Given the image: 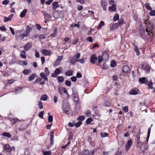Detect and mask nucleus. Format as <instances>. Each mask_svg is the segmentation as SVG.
<instances>
[{"mask_svg": "<svg viewBox=\"0 0 155 155\" xmlns=\"http://www.w3.org/2000/svg\"><path fill=\"white\" fill-rule=\"evenodd\" d=\"M101 135L102 137H107V133L101 132Z\"/></svg>", "mask_w": 155, "mask_h": 155, "instance_id": "338daca9", "label": "nucleus"}, {"mask_svg": "<svg viewBox=\"0 0 155 155\" xmlns=\"http://www.w3.org/2000/svg\"><path fill=\"white\" fill-rule=\"evenodd\" d=\"M32 44L30 43H28L23 46V48L25 50H29L31 47Z\"/></svg>", "mask_w": 155, "mask_h": 155, "instance_id": "1a4fd4ad", "label": "nucleus"}, {"mask_svg": "<svg viewBox=\"0 0 155 155\" xmlns=\"http://www.w3.org/2000/svg\"><path fill=\"white\" fill-rule=\"evenodd\" d=\"M48 96L46 94H44L42 95L40 98V100L45 101L47 99Z\"/></svg>", "mask_w": 155, "mask_h": 155, "instance_id": "7c9ffc66", "label": "nucleus"}, {"mask_svg": "<svg viewBox=\"0 0 155 155\" xmlns=\"http://www.w3.org/2000/svg\"><path fill=\"white\" fill-rule=\"evenodd\" d=\"M138 91H139V90L132 89L129 92V94L130 95H136L137 94Z\"/></svg>", "mask_w": 155, "mask_h": 155, "instance_id": "f3484780", "label": "nucleus"}, {"mask_svg": "<svg viewBox=\"0 0 155 155\" xmlns=\"http://www.w3.org/2000/svg\"><path fill=\"white\" fill-rule=\"evenodd\" d=\"M98 62L99 63H101L103 60V57L100 55L98 56Z\"/></svg>", "mask_w": 155, "mask_h": 155, "instance_id": "864d4df0", "label": "nucleus"}, {"mask_svg": "<svg viewBox=\"0 0 155 155\" xmlns=\"http://www.w3.org/2000/svg\"><path fill=\"white\" fill-rule=\"evenodd\" d=\"M42 53L44 55L47 56L49 55L51 53V51L46 49H43Z\"/></svg>", "mask_w": 155, "mask_h": 155, "instance_id": "f8f14e48", "label": "nucleus"}, {"mask_svg": "<svg viewBox=\"0 0 155 155\" xmlns=\"http://www.w3.org/2000/svg\"><path fill=\"white\" fill-rule=\"evenodd\" d=\"M117 65V64L116 63V62L114 60H113L111 61L110 62V66L111 67H115Z\"/></svg>", "mask_w": 155, "mask_h": 155, "instance_id": "72a5a7b5", "label": "nucleus"}, {"mask_svg": "<svg viewBox=\"0 0 155 155\" xmlns=\"http://www.w3.org/2000/svg\"><path fill=\"white\" fill-rule=\"evenodd\" d=\"M86 40L91 42H93V39L91 37H88L86 38Z\"/></svg>", "mask_w": 155, "mask_h": 155, "instance_id": "e2e57ef3", "label": "nucleus"}, {"mask_svg": "<svg viewBox=\"0 0 155 155\" xmlns=\"http://www.w3.org/2000/svg\"><path fill=\"white\" fill-rule=\"evenodd\" d=\"M143 22H145V27L146 31L147 33V35L150 39H152L153 36V34L152 31L154 28L153 23L148 21V19L147 20H145Z\"/></svg>", "mask_w": 155, "mask_h": 155, "instance_id": "f257e3e1", "label": "nucleus"}, {"mask_svg": "<svg viewBox=\"0 0 155 155\" xmlns=\"http://www.w3.org/2000/svg\"><path fill=\"white\" fill-rule=\"evenodd\" d=\"M82 124V122L81 121H79L77 122L75 125L76 127H79Z\"/></svg>", "mask_w": 155, "mask_h": 155, "instance_id": "a18cd8bd", "label": "nucleus"}, {"mask_svg": "<svg viewBox=\"0 0 155 155\" xmlns=\"http://www.w3.org/2000/svg\"><path fill=\"white\" fill-rule=\"evenodd\" d=\"M117 23L118 27L121 26L124 23V20L123 18H120L118 20V22Z\"/></svg>", "mask_w": 155, "mask_h": 155, "instance_id": "b1692460", "label": "nucleus"}, {"mask_svg": "<svg viewBox=\"0 0 155 155\" xmlns=\"http://www.w3.org/2000/svg\"><path fill=\"white\" fill-rule=\"evenodd\" d=\"M38 37L40 39H45L46 38V36L44 35L41 34L39 35Z\"/></svg>", "mask_w": 155, "mask_h": 155, "instance_id": "5fc2aeb1", "label": "nucleus"}, {"mask_svg": "<svg viewBox=\"0 0 155 155\" xmlns=\"http://www.w3.org/2000/svg\"><path fill=\"white\" fill-rule=\"evenodd\" d=\"M58 2H54L52 3V9L53 10H55L57 8L59 7V5L58 4Z\"/></svg>", "mask_w": 155, "mask_h": 155, "instance_id": "9b49d317", "label": "nucleus"}, {"mask_svg": "<svg viewBox=\"0 0 155 155\" xmlns=\"http://www.w3.org/2000/svg\"><path fill=\"white\" fill-rule=\"evenodd\" d=\"M13 16V14H11L8 17H7L6 16H5L4 19V21L5 22H6L7 21H9L11 20Z\"/></svg>", "mask_w": 155, "mask_h": 155, "instance_id": "ddd939ff", "label": "nucleus"}, {"mask_svg": "<svg viewBox=\"0 0 155 155\" xmlns=\"http://www.w3.org/2000/svg\"><path fill=\"white\" fill-rule=\"evenodd\" d=\"M42 152L43 153V155H51V153L50 151L44 152L42 151Z\"/></svg>", "mask_w": 155, "mask_h": 155, "instance_id": "603ef678", "label": "nucleus"}, {"mask_svg": "<svg viewBox=\"0 0 155 155\" xmlns=\"http://www.w3.org/2000/svg\"><path fill=\"white\" fill-rule=\"evenodd\" d=\"M149 12V14L150 16H153L155 15V10H150Z\"/></svg>", "mask_w": 155, "mask_h": 155, "instance_id": "de8ad7c7", "label": "nucleus"}, {"mask_svg": "<svg viewBox=\"0 0 155 155\" xmlns=\"http://www.w3.org/2000/svg\"><path fill=\"white\" fill-rule=\"evenodd\" d=\"M71 81L74 82H76L77 80V78L75 76H73L71 78Z\"/></svg>", "mask_w": 155, "mask_h": 155, "instance_id": "bf43d9fd", "label": "nucleus"}, {"mask_svg": "<svg viewBox=\"0 0 155 155\" xmlns=\"http://www.w3.org/2000/svg\"><path fill=\"white\" fill-rule=\"evenodd\" d=\"M80 22H78V24H73L72 25H71L70 26V27L71 28H72L74 27H77L78 28H79L80 25L79 24H78Z\"/></svg>", "mask_w": 155, "mask_h": 155, "instance_id": "58836bf2", "label": "nucleus"}, {"mask_svg": "<svg viewBox=\"0 0 155 155\" xmlns=\"http://www.w3.org/2000/svg\"><path fill=\"white\" fill-rule=\"evenodd\" d=\"M40 76L41 78H43L45 81H47L48 80V78L47 77V75L45 74L44 72H41L40 74Z\"/></svg>", "mask_w": 155, "mask_h": 155, "instance_id": "2eb2a0df", "label": "nucleus"}, {"mask_svg": "<svg viewBox=\"0 0 155 155\" xmlns=\"http://www.w3.org/2000/svg\"><path fill=\"white\" fill-rule=\"evenodd\" d=\"M25 53V50H23L20 54V56L22 58H25L26 57Z\"/></svg>", "mask_w": 155, "mask_h": 155, "instance_id": "a878e982", "label": "nucleus"}, {"mask_svg": "<svg viewBox=\"0 0 155 155\" xmlns=\"http://www.w3.org/2000/svg\"><path fill=\"white\" fill-rule=\"evenodd\" d=\"M77 2H79L82 4H84L85 3V0H76Z\"/></svg>", "mask_w": 155, "mask_h": 155, "instance_id": "680f3d73", "label": "nucleus"}, {"mask_svg": "<svg viewBox=\"0 0 155 155\" xmlns=\"http://www.w3.org/2000/svg\"><path fill=\"white\" fill-rule=\"evenodd\" d=\"M132 144V140L131 139H130L128 141L126 144V150L127 151L129 150Z\"/></svg>", "mask_w": 155, "mask_h": 155, "instance_id": "423d86ee", "label": "nucleus"}, {"mask_svg": "<svg viewBox=\"0 0 155 155\" xmlns=\"http://www.w3.org/2000/svg\"><path fill=\"white\" fill-rule=\"evenodd\" d=\"M119 19V16L117 14H116L114 15L113 20L114 21H116Z\"/></svg>", "mask_w": 155, "mask_h": 155, "instance_id": "f704fd0d", "label": "nucleus"}, {"mask_svg": "<svg viewBox=\"0 0 155 155\" xmlns=\"http://www.w3.org/2000/svg\"><path fill=\"white\" fill-rule=\"evenodd\" d=\"M48 114L49 115L48 118V121L49 122H51L53 121V117L52 115H49L50 113H48Z\"/></svg>", "mask_w": 155, "mask_h": 155, "instance_id": "c9c22d12", "label": "nucleus"}, {"mask_svg": "<svg viewBox=\"0 0 155 155\" xmlns=\"http://www.w3.org/2000/svg\"><path fill=\"white\" fill-rule=\"evenodd\" d=\"M27 10L26 9L24 10L20 13V16L21 18L24 17L27 12Z\"/></svg>", "mask_w": 155, "mask_h": 155, "instance_id": "4be33fe9", "label": "nucleus"}, {"mask_svg": "<svg viewBox=\"0 0 155 155\" xmlns=\"http://www.w3.org/2000/svg\"><path fill=\"white\" fill-rule=\"evenodd\" d=\"M57 79L59 83H62L64 81V79L63 76H58V77Z\"/></svg>", "mask_w": 155, "mask_h": 155, "instance_id": "bb28decb", "label": "nucleus"}, {"mask_svg": "<svg viewBox=\"0 0 155 155\" xmlns=\"http://www.w3.org/2000/svg\"><path fill=\"white\" fill-rule=\"evenodd\" d=\"M93 121L91 117L88 118L86 120V124H90Z\"/></svg>", "mask_w": 155, "mask_h": 155, "instance_id": "e433bc0d", "label": "nucleus"}, {"mask_svg": "<svg viewBox=\"0 0 155 155\" xmlns=\"http://www.w3.org/2000/svg\"><path fill=\"white\" fill-rule=\"evenodd\" d=\"M85 58H82V59L78 60V61H79L81 63H83L85 61Z\"/></svg>", "mask_w": 155, "mask_h": 155, "instance_id": "0e129e2a", "label": "nucleus"}, {"mask_svg": "<svg viewBox=\"0 0 155 155\" xmlns=\"http://www.w3.org/2000/svg\"><path fill=\"white\" fill-rule=\"evenodd\" d=\"M73 71L71 70H70L65 73V75L68 76H71L73 75Z\"/></svg>", "mask_w": 155, "mask_h": 155, "instance_id": "c756f323", "label": "nucleus"}, {"mask_svg": "<svg viewBox=\"0 0 155 155\" xmlns=\"http://www.w3.org/2000/svg\"><path fill=\"white\" fill-rule=\"evenodd\" d=\"M137 143L138 145H136V146L138 147L139 145H140L141 146L143 145V143L141 142L140 140H137Z\"/></svg>", "mask_w": 155, "mask_h": 155, "instance_id": "79ce46f5", "label": "nucleus"}, {"mask_svg": "<svg viewBox=\"0 0 155 155\" xmlns=\"http://www.w3.org/2000/svg\"><path fill=\"white\" fill-rule=\"evenodd\" d=\"M54 72V73H55V74H56L57 75H58L60 73L61 71L59 69L57 68L56 69Z\"/></svg>", "mask_w": 155, "mask_h": 155, "instance_id": "13d9d810", "label": "nucleus"}, {"mask_svg": "<svg viewBox=\"0 0 155 155\" xmlns=\"http://www.w3.org/2000/svg\"><path fill=\"white\" fill-rule=\"evenodd\" d=\"M38 105L40 109H42L43 108V105L42 104V103L41 101H39L38 103Z\"/></svg>", "mask_w": 155, "mask_h": 155, "instance_id": "8fccbe9b", "label": "nucleus"}, {"mask_svg": "<svg viewBox=\"0 0 155 155\" xmlns=\"http://www.w3.org/2000/svg\"><path fill=\"white\" fill-rule=\"evenodd\" d=\"M60 63V62L57 59L54 63V66H56L58 65Z\"/></svg>", "mask_w": 155, "mask_h": 155, "instance_id": "052dcab7", "label": "nucleus"}, {"mask_svg": "<svg viewBox=\"0 0 155 155\" xmlns=\"http://www.w3.org/2000/svg\"><path fill=\"white\" fill-rule=\"evenodd\" d=\"M153 84L152 81H150L148 83V86L150 89L153 90V92L155 91V87L154 88L152 86Z\"/></svg>", "mask_w": 155, "mask_h": 155, "instance_id": "aec40b11", "label": "nucleus"}, {"mask_svg": "<svg viewBox=\"0 0 155 155\" xmlns=\"http://www.w3.org/2000/svg\"><path fill=\"white\" fill-rule=\"evenodd\" d=\"M152 126V124H151V126L148 129V132H147V142L148 141V140L150 136V133L151 131V127Z\"/></svg>", "mask_w": 155, "mask_h": 155, "instance_id": "5701e85b", "label": "nucleus"}, {"mask_svg": "<svg viewBox=\"0 0 155 155\" xmlns=\"http://www.w3.org/2000/svg\"><path fill=\"white\" fill-rule=\"evenodd\" d=\"M104 24V22L103 21H101L100 24L98 25V26L97 27V29H99L101 28L102 26Z\"/></svg>", "mask_w": 155, "mask_h": 155, "instance_id": "ea45409f", "label": "nucleus"}, {"mask_svg": "<svg viewBox=\"0 0 155 155\" xmlns=\"http://www.w3.org/2000/svg\"><path fill=\"white\" fill-rule=\"evenodd\" d=\"M18 119L16 118H12L11 119V121L12 122V124H14L17 121Z\"/></svg>", "mask_w": 155, "mask_h": 155, "instance_id": "c03bdc74", "label": "nucleus"}, {"mask_svg": "<svg viewBox=\"0 0 155 155\" xmlns=\"http://www.w3.org/2000/svg\"><path fill=\"white\" fill-rule=\"evenodd\" d=\"M31 72V70L29 69H25L23 70L22 73L25 75L28 74Z\"/></svg>", "mask_w": 155, "mask_h": 155, "instance_id": "c85d7f7f", "label": "nucleus"}, {"mask_svg": "<svg viewBox=\"0 0 155 155\" xmlns=\"http://www.w3.org/2000/svg\"><path fill=\"white\" fill-rule=\"evenodd\" d=\"M130 68L127 65H125L122 68V72L123 73H126L128 72Z\"/></svg>", "mask_w": 155, "mask_h": 155, "instance_id": "4468645a", "label": "nucleus"}, {"mask_svg": "<svg viewBox=\"0 0 155 155\" xmlns=\"http://www.w3.org/2000/svg\"><path fill=\"white\" fill-rule=\"evenodd\" d=\"M44 111H41L39 114L38 116L42 118H43V115L44 114Z\"/></svg>", "mask_w": 155, "mask_h": 155, "instance_id": "4d7b16f0", "label": "nucleus"}, {"mask_svg": "<svg viewBox=\"0 0 155 155\" xmlns=\"http://www.w3.org/2000/svg\"><path fill=\"white\" fill-rule=\"evenodd\" d=\"M145 7L146 8L149 10H152V8L150 6L149 3H146L145 4Z\"/></svg>", "mask_w": 155, "mask_h": 155, "instance_id": "473e14b6", "label": "nucleus"}, {"mask_svg": "<svg viewBox=\"0 0 155 155\" xmlns=\"http://www.w3.org/2000/svg\"><path fill=\"white\" fill-rule=\"evenodd\" d=\"M2 135L5 137H7L8 138H10L11 136V135L9 134V133L6 132L4 133Z\"/></svg>", "mask_w": 155, "mask_h": 155, "instance_id": "4c0bfd02", "label": "nucleus"}, {"mask_svg": "<svg viewBox=\"0 0 155 155\" xmlns=\"http://www.w3.org/2000/svg\"><path fill=\"white\" fill-rule=\"evenodd\" d=\"M97 58L94 54L92 55L90 57V61L92 63L95 64V61H97Z\"/></svg>", "mask_w": 155, "mask_h": 155, "instance_id": "0eeeda50", "label": "nucleus"}, {"mask_svg": "<svg viewBox=\"0 0 155 155\" xmlns=\"http://www.w3.org/2000/svg\"><path fill=\"white\" fill-rule=\"evenodd\" d=\"M80 56V54L79 53H77L76 55H74V57H75L76 58L78 59L79 58Z\"/></svg>", "mask_w": 155, "mask_h": 155, "instance_id": "774afa93", "label": "nucleus"}, {"mask_svg": "<svg viewBox=\"0 0 155 155\" xmlns=\"http://www.w3.org/2000/svg\"><path fill=\"white\" fill-rule=\"evenodd\" d=\"M122 109L125 112H127L128 111V108L127 106H125L124 107H122Z\"/></svg>", "mask_w": 155, "mask_h": 155, "instance_id": "6e6d98bb", "label": "nucleus"}, {"mask_svg": "<svg viewBox=\"0 0 155 155\" xmlns=\"http://www.w3.org/2000/svg\"><path fill=\"white\" fill-rule=\"evenodd\" d=\"M26 33H29V32L31 31L32 28L30 27L28 25H27V26H26Z\"/></svg>", "mask_w": 155, "mask_h": 155, "instance_id": "cd10ccee", "label": "nucleus"}, {"mask_svg": "<svg viewBox=\"0 0 155 155\" xmlns=\"http://www.w3.org/2000/svg\"><path fill=\"white\" fill-rule=\"evenodd\" d=\"M134 50L135 52L136 53L137 55H139V52L138 51V49L137 47V45H134Z\"/></svg>", "mask_w": 155, "mask_h": 155, "instance_id": "a19ab883", "label": "nucleus"}, {"mask_svg": "<svg viewBox=\"0 0 155 155\" xmlns=\"http://www.w3.org/2000/svg\"><path fill=\"white\" fill-rule=\"evenodd\" d=\"M73 134L71 132L70 133L69 137L68 138V140H73Z\"/></svg>", "mask_w": 155, "mask_h": 155, "instance_id": "3c124183", "label": "nucleus"}, {"mask_svg": "<svg viewBox=\"0 0 155 155\" xmlns=\"http://www.w3.org/2000/svg\"><path fill=\"white\" fill-rule=\"evenodd\" d=\"M65 84L68 87H70L71 85V82L70 81L66 80L65 82Z\"/></svg>", "mask_w": 155, "mask_h": 155, "instance_id": "49530a36", "label": "nucleus"}, {"mask_svg": "<svg viewBox=\"0 0 155 155\" xmlns=\"http://www.w3.org/2000/svg\"><path fill=\"white\" fill-rule=\"evenodd\" d=\"M76 78H81L82 77V74L81 73H79V72H78L76 74Z\"/></svg>", "mask_w": 155, "mask_h": 155, "instance_id": "69168bd1", "label": "nucleus"}, {"mask_svg": "<svg viewBox=\"0 0 155 155\" xmlns=\"http://www.w3.org/2000/svg\"><path fill=\"white\" fill-rule=\"evenodd\" d=\"M116 10V5H113L112 6H109L108 7V10L110 12H115Z\"/></svg>", "mask_w": 155, "mask_h": 155, "instance_id": "9d476101", "label": "nucleus"}, {"mask_svg": "<svg viewBox=\"0 0 155 155\" xmlns=\"http://www.w3.org/2000/svg\"><path fill=\"white\" fill-rule=\"evenodd\" d=\"M76 61H78V60L74 58H72L71 60V63L72 64H74Z\"/></svg>", "mask_w": 155, "mask_h": 155, "instance_id": "09e8293b", "label": "nucleus"}, {"mask_svg": "<svg viewBox=\"0 0 155 155\" xmlns=\"http://www.w3.org/2000/svg\"><path fill=\"white\" fill-rule=\"evenodd\" d=\"M107 5L106 2L104 0H102L101 1V5L103 9L104 10H106V6Z\"/></svg>", "mask_w": 155, "mask_h": 155, "instance_id": "412c9836", "label": "nucleus"}, {"mask_svg": "<svg viewBox=\"0 0 155 155\" xmlns=\"http://www.w3.org/2000/svg\"><path fill=\"white\" fill-rule=\"evenodd\" d=\"M139 32L141 37L143 39H146L147 38V36L144 29H140Z\"/></svg>", "mask_w": 155, "mask_h": 155, "instance_id": "20e7f679", "label": "nucleus"}, {"mask_svg": "<svg viewBox=\"0 0 155 155\" xmlns=\"http://www.w3.org/2000/svg\"><path fill=\"white\" fill-rule=\"evenodd\" d=\"M50 136H51V138H50V144L51 145H52L53 144V138L54 137V133L53 131H51L50 133Z\"/></svg>", "mask_w": 155, "mask_h": 155, "instance_id": "393cba45", "label": "nucleus"}, {"mask_svg": "<svg viewBox=\"0 0 155 155\" xmlns=\"http://www.w3.org/2000/svg\"><path fill=\"white\" fill-rule=\"evenodd\" d=\"M139 81L142 84H148V83L147 82L148 81L145 77L139 78Z\"/></svg>", "mask_w": 155, "mask_h": 155, "instance_id": "6e6552de", "label": "nucleus"}, {"mask_svg": "<svg viewBox=\"0 0 155 155\" xmlns=\"http://www.w3.org/2000/svg\"><path fill=\"white\" fill-rule=\"evenodd\" d=\"M140 66L141 67V68L145 71L146 73H149L150 67L148 65L140 64Z\"/></svg>", "mask_w": 155, "mask_h": 155, "instance_id": "7ed1b4c3", "label": "nucleus"}, {"mask_svg": "<svg viewBox=\"0 0 155 155\" xmlns=\"http://www.w3.org/2000/svg\"><path fill=\"white\" fill-rule=\"evenodd\" d=\"M70 106L68 103L64 102L62 104V110L64 113L67 114L69 111Z\"/></svg>", "mask_w": 155, "mask_h": 155, "instance_id": "f03ea898", "label": "nucleus"}, {"mask_svg": "<svg viewBox=\"0 0 155 155\" xmlns=\"http://www.w3.org/2000/svg\"><path fill=\"white\" fill-rule=\"evenodd\" d=\"M37 77V76L35 73L32 74H31V76L29 77L28 78V80L29 81H31L34 79L35 78H36Z\"/></svg>", "mask_w": 155, "mask_h": 155, "instance_id": "6ab92c4d", "label": "nucleus"}, {"mask_svg": "<svg viewBox=\"0 0 155 155\" xmlns=\"http://www.w3.org/2000/svg\"><path fill=\"white\" fill-rule=\"evenodd\" d=\"M4 149L7 152H10L12 150V148L10 147L9 144L5 145L4 146Z\"/></svg>", "mask_w": 155, "mask_h": 155, "instance_id": "dca6fc26", "label": "nucleus"}, {"mask_svg": "<svg viewBox=\"0 0 155 155\" xmlns=\"http://www.w3.org/2000/svg\"><path fill=\"white\" fill-rule=\"evenodd\" d=\"M44 70L45 72V74L47 75L48 76L49 74L50 71L48 68L47 67L45 68Z\"/></svg>", "mask_w": 155, "mask_h": 155, "instance_id": "37998d69", "label": "nucleus"}, {"mask_svg": "<svg viewBox=\"0 0 155 155\" xmlns=\"http://www.w3.org/2000/svg\"><path fill=\"white\" fill-rule=\"evenodd\" d=\"M118 26L117 25V23H116L112 25V26L110 28V30L113 31L115 30L118 27Z\"/></svg>", "mask_w": 155, "mask_h": 155, "instance_id": "a211bd4d", "label": "nucleus"}, {"mask_svg": "<svg viewBox=\"0 0 155 155\" xmlns=\"http://www.w3.org/2000/svg\"><path fill=\"white\" fill-rule=\"evenodd\" d=\"M58 89L59 92L61 95H62L63 92L65 94H68L66 89L64 87H59L58 88Z\"/></svg>", "mask_w": 155, "mask_h": 155, "instance_id": "39448f33", "label": "nucleus"}, {"mask_svg": "<svg viewBox=\"0 0 155 155\" xmlns=\"http://www.w3.org/2000/svg\"><path fill=\"white\" fill-rule=\"evenodd\" d=\"M85 119V117L84 116H79L77 119V120L79 121H82L84 120Z\"/></svg>", "mask_w": 155, "mask_h": 155, "instance_id": "2f4dec72", "label": "nucleus"}]
</instances>
